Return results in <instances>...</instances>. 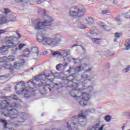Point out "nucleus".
I'll use <instances>...</instances> for the list:
<instances>
[{
	"label": "nucleus",
	"mask_w": 130,
	"mask_h": 130,
	"mask_svg": "<svg viewBox=\"0 0 130 130\" xmlns=\"http://www.w3.org/2000/svg\"><path fill=\"white\" fill-rule=\"evenodd\" d=\"M49 91H51V88H49Z\"/></svg>",
	"instance_id": "54"
},
{
	"label": "nucleus",
	"mask_w": 130,
	"mask_h": 130,
	"mask_svg": "<svg viewBox=\"0 0 130 130\" xmlns=\"http://www.w3.org/2000/svg\"><path fill=\"white\" fill-rule=\"evenodd\" d=\"M31 51L34 53L35 56H38L39 51L38 50V48L35 47L31 49Z\"/></svg>",
	"instance_id": "19"
},
{
	"label": "nucleus",
	"mask_w": 130,
	"mask_h": 130,
	"mask_svg": "<svg viewBox=\"0 0 130 130\" xmlns=\"http://www.w3.org/2000/svg\"><path fill=\"white\" fill-rule=\"evenodd\" d=\"M90 71H92V69L89 68L88 70L85 71L81 75L82 80H83V81H84V82L83 81H81L79 82L83 83H81V86L79 87L80 88H81V87H86L85 85L87 84V81H91V77L89 76V74H88V73H89Z\"/></svg>",
	"instance_id": "11"
},
{
	"label": "nucleus",
	"mask_w": 130,
	"mask_h": 130,
	"mask_svg": "<svg viewBox=\"0 0 130 130\" xmlns=\"http://www.w3.org/2000/svg\"><path fill=\"white\" fill-rule=\"evenodd\" d=\"M86 112L81 111L78 116L76 115L67 123L66 130H78V126H85L87 123Z\"/></svg>",
	"instance_id": "3"
},
{
	"label": "nucleus",
	"mask_w": 130,
	"mask_h": 130,
	"mask_svg": "<svg viewBox=\"0 0 130 130\" xmlns=\"http://www.w3.org/2000/svg\"><path fill=\"white\" fill-rule=\"evenodd\" d=\"M6 41H5V44L7 45V47L8 48H12L13 47L12 50L13 51H17L18 49L19 50L22 49L25 45V44H20L19 45H15L14 44V42L16 41V37H6Z\"/></svg>",
	"instance_id": "7"
},
{
	"label": "nucleus",
	"mask_w": 130,
	"mask_h": 130,
	"mask_svg": "<svg viewBox=\"0 0 130 130\" xmlns=\"http://www.w3.org/2000/svg\"><path fill=\"white\" fill-rule=\"evenodd\" d=\"M130 66H128L126 68H125L123 70V73H127L129 71Z\"/></svg>",
	"instance_id": "37"
},
{
	"label": "nucleus",
	"mask_w": 130,
	"mask_h": 130,
	"mask_svg": "<svg viewBox=\"0 0 130 130\" xmlns=\"http://www.w3.org/2000/svg\"><path fill=\"white\" fill-rule=\"evenodd\" d=\"M5 32H6V30H3V29L0 30V34H3V33H5Z\"/></svg>",
	"instance_id": "49"
},
{
	"label": "nucleus",
	"mask_w": 130,
	"mask_h": 130,
	"mask_svg": "<svg viewBox=\"0 0 130 130\" xmlns=\"http://www.w3.org/2000/svg\"><path fill=\"white\" fill-rule=\"evenodd\" d=\"M14 61L15 60V56L14 55H11L7 57V61Z\"/></svg>",
	"instance_id": "24"
},
{
	"label": "nucleus",
	"mask_w": 130,
	"mask_h": 130,
	"mask_svg": "<svg viewBox=\"0 0 130 130\" xmlns=\"http://www.w3.org/2000/svg\"><path fill=\"white\" fill-rule=\"evenodd\" d=\"M24 54H23V56H24L25 57H28V56L29 54V53H30V50H28V49H25L24 50Z\"/></svg>",
	"instance_id": "28"
},
{
	"label": "nucleus",
	"mask_w": 130,
	"mask_h": 130,
	"mask_svg": "<svg viewBox=\"0 0 130 130\" xmlns=\"http://www.w3.org/2000/svg\"><path fill=\"white\" fill-rule=\"evenodd\" d=\"M56 69L57 70V71H59V72H60L61 71H63V70H64V65L61 63H59L56 65Z\"/></svg>",
	"instance_id": "18"
},
{
	"label": "nucleus",
	"mask_w": 130,
	"mask_h": 130,
	"mask_svg": "<svg viewBox=\"0 0 130 130\" xmlns=\"http://www.w3.org/2000/svg\"><path fill=\"white\" fill-rule=\"evenodd\" d=\"M124 45L126 47V50H129L130 49V39H128L126 41Z\"/></svg>",
	"instance_id": "22"
},
{
	"label": "nucleus",
	"mask_w": 130,
	"mask_h": 130,
	"mask_svg": "<svg viewBox=\"0 0 130 130\" xmlns=\"http://www.w3.org/2000/svg\"><path fill=\"white\" fill-rule=\"evenodd\" d=\"M97 35H98V30L96 28H93V30H91L87 34L88 37L90 38H91V37H96Z\"/></svg>",
	"instance_id": "15"
},
{
	"label": "nucleus",
	"mask_w": 130,
	"mask_h": 130,
	"mask_svg": "<svg viewBox=\"0 0 130 130\" xmlns=\"http://www.w3.org/2000/svg\"><path fill=\"white\" fill-rule=\"evenodd\" d=\"M104 126H105V125H102L100 128H99V130H103V128H104Z\"/></svg>",
	"instance_id": "48"
},
{
	"label": "nucleus",
	"mask_w": 130,
	"mask_h": 130,
	"mask_svg": "<svg viewBox=\"0 0 130 130\" xmlns=\"http://www.w3.org/2000/svg\"><path fill=\"white\" fill-rule=\"evenodd\" d=\"M122 128H124V125L122 126Z\"/></svg>",
	"instance_id": "58"
},
{
	"label": "nucleus",
	"mask_w": 130,
	"mask_h": 130,
	"mask_svg": "<svg viewBox=\"0 0 130 130\" xmlns=\"http://www.w3.org/2000/svg\"><path fill=\"white\" fill-rule=\"evenodd\" d=\"M5 47H8V45L6 46H3L2 47H0V55H1V52H2V50L5 48Z\"/></svg>",
	"instance_id": "44"
},
{
	"label": "nucleus",
	"mask_w": 130,
	"mask_h": 130,
	"mask_svg": "<svg viewBox=\"0 0 130 130\" xmlns=\"http://www.w3.org/2000/svg\"><path fill=\"white\" fill-rule=\"evenodd\" d=\"M7 105H10V103L6 100H3L2 104H0V113L6 117H10L11 121L17 122L18 124L15 123L16 125H20L19 123L24 122L28 118V114L26 113H19L18 110L14 109L9 110Z\"/></svg>",
	"instance_id": "1"
},
{
	"label": "nucleus",
	"mask_w": 130,
	"mask_h": 130,
	"mask_svg": "<svg viewBox=\"0 0 130 130\" xmlns=\"http://www.w3.org/2000/svg\"><path fill=\"white\" fill-rule=\"evenodd\" d=\"M116 21L117 22H121V18H120V17L118 16L116 18Z\"/></svg>",
	"instance_id": "42"
},
{
	"label": "nucleus",
	"mask_w": 130,
	"mask_h": 130,
	"mask_svg": "<svg viewBox=\"0 0 130 130\" xmlns=\"http://www.w3.org/2000/svg\"><path fill=\"white\" fill-rule=\"evenodd\" d=\"M2 67L5 68V69H6V70L11 71V72H13V70H14L13 67H12V66L9 62H5L4 66H3Z\"/></svg>",
	"instance_id": "16"
},
{
	"label": "nucleus",
	"mask_w": 130,
	"mask_h": 130,
	"mask_svg": "<svg viewBox=\"0 0 130 130\" xmlns=\"http://www.w3.org/2000/svg\"><path fill=\"white\" fill-rule=\"evenodd\" d=\"M42 77H45L50 82H53L54 81V79H55V77L54 76V73L52 72H50L48 74H41L40 75H37L35 77V81L36 82H41V86H50L49 84H44V81H42Z\"/></svg>",
	"instance_id": "8"
},
{
	"label": "nucleus",
	"mask_w": 130,
	"mask_h": 130,
	"mask_svg": "<svg viewBox=\"0 0 130 130\" xmlns=\"http://www.w3.org/2000/svg\"><path fill=\"white\" fill-rule=\"evenodd\" d=\"M99 126H100V123L96 122L93 124L92 128H98Z\"/></svg>",
	"instance_id": "36"
},
{
	"label": "nucleus",
	"mask_w": 130,
	"mask_h": 130,
	"mask_svg": "<svg viewBox=\"0 0 130 130\" xmlns=\"http://www.w3.org/2000/svg\"><path fill=\"white\" fill-rule=\"evenodd\" d=\"M4 11V12L2 13H1L0 12V18H0V25H2V24H6V23H8V22H9L8 17H7V14H9V13H10V9L5 8Z\"/></svg>",
	"instance_id": "12"
},
{
	"label": "nucleus",
	"mask_w": 130,
	"mask_h": 130,
	"mask_svg": "<svg viewBox=\"0 0 130 130\" xmlns=\"http://www.w3.org/2000/svg\"><path fill=\"white\" fill-rule=\"evenodd\" d=\"M114 42H116V39L114 40Z\"/></svg>",
	"instance_id": "53"
},
{
	"label": "nucleus",
	"mask_w": 130,
	"mask_h": 130,
	"mask_svg": "<svg viewBox=\"0 0 130 130\" xmlns=\"http://www.w3.org/2000/svg\"><path fill=\"white\" fill-rule=\"evenodd\" d=\"M20 60L21 61V62H20V63H17V62H14V69L18 70V69H20V66H21V63H25L24 59H20Z\"/></svg>",
	"instance_id": "17"
},
{
	"label": "nucleus",
	"mask_w": 130,
	"mask_h": 130,
	"mask_svg": "<svg viewBox=\"0 0 130 130\" xmlns=\"http://www.w3.org/2000/svg\"><path fill=\"white\" fill-rule=\"evenodd\" d=\"M108 69H109V67H108Z\"/></svg>",
	"instance_id": "61"
},
{
	"label": "nucleus",
	"mask_w": 130,
	"mask_h": 130,
	"mask_svg": "<svg viewBox=\"0 0 130 130\" xmlns=\"http://www.w3.org/2000/svg\"><path fill=\"white\" fill-rule=\"evenodd\" d=\"M115 37L116 39H118L119 37H120V34L116 32L115 35Z\"/></svg>",
	"instance_id": "39"
},
{
	"label": "nucleus",
	"mask_w": 130,
	"mask_h": 130,
	"mask_svg": "<svg viewBox=\"0 0 130 130\" xmlns=\"http://www.w3.org/2000/svg\"><path fill=\"white\" fill-rule=\"evenodd\" d=\"M26 3H30V0H26Z\"/></svg>",
	"instance_id": "52"
},
{
	"label": "nucleus",
	"mask_w": 130,
	"mask_h": 130,
	"mask_svg": "<svg viewBox=\"0 0 130 130\" xmlns=\"http://www.w3.org/2000/svg\"><path fill=\"white\" fill-rule=\"evenodd\" d=\"M52 86H53L52 88L53 89L54 88V86H58V84L57 83H52Z\"/></svg>",
	"instance_id": "47"
},
{
	"label": "nucleus",
	"mask_w": 130,
	"mask_h": 130,
	"mask_svg": "<svg viewBox=\"0 0 130 130\" xmlns=\"http://www.w3.org/2000/svg\"><path fill=\"white\" fill-rule=\"evenodd\" d=\"M108 13H109V10H104L102 11V14H108Z\"/></svg>",
	"instance_id": "43"
},
{
	"label": "nucleus",
	"mask_w": 130,
	"mask_h": 130,
	"mask_svg": "<svg viewBox=\"0 0 130 130\" xmlns=\"http://www.w3.org/2000/svg\"><path fill=\"white\" fill-rule=\"evenodd\" d=\"M76 46H79V45L75 44V45H73L72 48H73V47H76Z\"/></svg>",
	"instance_id": "51"
},
{
	"label": "nucleus",
	"mask_w": 130,
	"mask_h": 130,
	"mask_svg": "<svg viewBox=\"0 0 130 130\" xmlns=\"http://www.w3.org/2000/svg\"><path fill=\"white\" fill-rule=\"evenodd\" d=\"M100 25L103 28V29H105V25H104L103 23H101Z\"/></svg>",
	"instance_id": "46"
},
{
	"label": "nucleus",
	"mask_w": 130,
	"mask_h": 130,
	"mask_svg": "<svg viewBox=\"0 0 130 130\" xmlns=\"http://www.w3.org/2000/svg\"><path fill=\"white\" fill-rule=\"evenodd\" d=\"M6 48L7 47H5L3 50H1V55H6L8 53V49Z\"/></svg>",
	"instance_id": "23"
},
{
	"label": "nucleus",
	"mask_w": 130,
	"mask_h": 130,
	"mask_svg": "<svg viewBox=\"0 0 130 130\" xmlns=\"http://www.w3.org/2000/svg\"><path fill=\"white\" fill-rule=\"evenodd\" d=\"M9 98L12 99V100H15V101H17V100H19V98H18V96L17 95L13 94L9 96Z\"/></svg>",
	"instance_id": "30"
},
{
	"label": "nucleus",
	"mask_w": 130,
	"mask_h": 130,
	"mask_svg": "<svg viewBox=\"0 0 130 130\" xmlns=\"http://www.w3.org/2000/svg\"><path fill=\"white\" fill-rule=\"evenodd\" d=\"M70 94L71 97L75 99V100L81 99L79 103L80 106L83 107L87 106L88 101L91 99L90 95H89L88 93L84 92L82 93L81 91L77 89H72V91H70Z\"/></svg>",
	"instance_id": "6"
},
{
	"label": "nucleus",
	"mask_w": 130,
	"mask_h": 130,
	"mask_svg": "<svg viewBox=\"0 0 130 130\" xmlns=\"http://www.w3.org/2000/svg\"><path fill=\"white\" fill-rule=\"evenodd\" d=\"M8 92H11V87H9L8 89H6L4 90L3 92H0V95H5V93H8ZM0 98H6L5 96H2L0 95Z\"/></svg>",
	"instance_id": "21"
},
{
	"label": "nucleus",
	"mask_w": 130,
	"mask_h": 130,
	"mask_svg": "<svg viewBox=\"0 0 130 130\" xmlns=\"http://www.w3.org/2000/svg\"><path fill=\"white\" fill-rule=\"evenodd\" d=\"M86 21L88 25H93L94 24V19L92 17H88Z\"/></svg>",
	"instance_id": "20"
},
{
	"label": "nucleus",
	"mask_w": 130,
	"mask_h": 130,
	"mask_svg": "<svg viewBox=\"0 0 130 130\" xmlns=\"http://www.w3.org/2000/svg\"><path fill=\"white\" fill-rule=\"evenodd\" d=\"M27 84H28L29 86L26 87L25 88V82L21 81L18 83L16 86L15 88V90H17V94H24V97L26 99L30 98L31 97V94L33 92H35V89L34 88L36 87V84L33 81L29 80Z\"/></svg>",
	"instance_id": "5"
},
{
	"label": "nucleus",
	"mask_w": 130,
	"mask_h": 130,
	"mask_svg": "<svg viewBox=\"0 0 130 130\" xmlns=\"http://www.w3.org/2000/svg\"><path fill=\"white\" fill-rule=\"evenodd\" d=\"M38 34L41 36L38 37L37 40L38 42H41L44 45H49L51 47H54L57 46L62 40V36L60 34H55L53 38L45 37L42 30L39 31Z\"/></svg>",
	"instance_id": "4"
},
{
	"label": "nucleus",
	"mask_w": 130,
	"mask_h": 130,
	"mask_svg": "<svg viewBox=\"0 0 130 130\" xmlns=\"http://www.w3.org/2000/svg\"><path fill=\"white\" fill-rule=\"evenodd\" d=\"M86 67H87V64H84L82 66H78L76 68H75L74 69L70 67L69 69L67 70V72L68 73H71V72H73L74 70L75 71V72H82L83 70H85V68H86Z\"/></svg>",
	"instance_id": "14"
},
{
	"label": "nucleus",
	"mask_w": 130,
	"mask_h": 130,
	"mask_svg": "<svg viewBox=\"0 0 130 130\" xmlns=\"http://www.w3.org/2000/svg\"><path fill=\"white\" fill-rule=\"evenodd\" d=\"M2 70V67L0 66V71Z\"/></svg>",
	"instance_id": "56"
},
{
	"label": "nucleus",
	"mask_w": 130,
	"mask_h": 130,
	"mask_svg": "<svg viewBox=\"0 0 130 130\" xmlns=\"http://www.w3.org/2000/svg\"><path fill=\"white\" fill-rule=\"evenodd\" d=\"M34 1L36 3H37V4H38V5H40V4L42 3V1L41 0H34Z\"/></svg>",
	"instance_id": "41"
},
{
	"label": "nucleus",
	"mask_w": 130,
	"mask_h": 130,
	"mask_svg": "<svg viewBox=\"0 0 130 130\" xmlns=\"http://www.w3.org/2000/svg\"><path fill=\"white\" fill-rule=\"evenodd\" d=\"M105 120L107 121V122H109L111 120V117L110 115H107L105 118Z\"/></svg>",
	"instance_id": "33"
},
{
	"label": "nucleus",
	"mask_w": 130,
	"mask_h": 130,
	"mask_svg": "<svg viewBox=\"0 0 130 130\" xmlns=\"http://www.w3.org/2000/svg\"><path fill=\"white\" fill-rule=\"evenodd\" d=\"M7 61V57H0V62H6Z\"/></svg>",
	"instance_id": "34"
},
{
	"label": "nucleus",
	"mask_w": 130,
	"mask_h": 130,
	"mask_svg": "<svg viewBox=\"0 0 130 130\" xmlns=\"http://www.w3.org/2000/svg\"><path fill=\"white\" fill-rule=\"evenodd\" d=\"M12 107H15L16 108H18L19 107V105L16 103H13L11 106Z\"/></svg>",
	"instance_id": "38"
},
{
	"label": "nucleus",
	"mask_w": 130,
	"mask_h": 130,
	"mask_svg": "<svg viewBox=\"0 0 130 130\" xmlns=\"http://www.w3.org/2000/svg\"><path fill=\"white\" fill-rule=\"evenodd\" d=\"M86 13L85 9H79L78 7H71L69 12V15L71 17L75 18H83Z\"/></svg>",
	"instance_id": "9"
},
{
	"label": "nucleus",
	"mask_w": 130,
	"mask_h": 130,
	"mask_svg": "<svg viewBox=\"0 0 130 130\" xmlns=\"http://www.w3.org/2000/svg\"><path fill=\"white\" fill-rule=\"evenodd\" d=\"M114 52H110L109 51H107L106 52V56H112V55H114Z\"/></svg>",
	"instance_id": "31"
},
{
	"label": "nucleus",
	"mask_w": 130,
	"mask_h": 130,
	"mask_svg": "<svg viewBox=\"0 0 130 130\" xmlns=\"http://www.w3.org/2000/svg\"><path fill=\"white\" fill-rule=\"evenodd\" d=\"M38 12L41 16H44V19L43 21H41V19H36L32 22V24L35 30H37L39 32L40 31H43L45 27L51 26V23L53 20L51 17L46 15V11L44 10L39 9Z\"/></svg>",
	"instance_id": "2"
},
{
	"label": "nucleus",
	"mask_w": 130,
	"mask_h": 130,
	"mask_svg": "<svg viewBox=\"0 0 130 130\" xmlns=\"http://www.w3.org/2000/svg\"><path fill=\"white\" fill-rule=\"evenodd\" d=\"M92 42L93 43H95V44H100V39H96V38H91V39Z\"/></svg>",
	"instance_id": "27"
},
{
	"label": "nucleus",
	"mask_w": 130,
	"mask_h": 130,
	"mask_svg": "<svg viewBox=\"0 0 130 130\" xmlns=\"http://www.w3.org/2000/svg\"><path fill=\"white\" fill-rule=\"evenodd\" d=\"M129 113L130 112H124L122 113V116H127V117L128 118L129 117Z\"/></svg>",
	"instance_id": "35"
},
{
	"label": "nucleus",
	"mask_w": 130,
	"mask_h": 130,
	"mask_svg": "<svg viewBox=\"0 0 130 130\" xmlns=\"http://www.w3.org/2000/svg\"><path fill=\"white\" fill-rule=\"evenodd\" d=\"M129 119H130V113H129Z\"/></svg>",
	"instance_id": "55"
},
{
	"label": "nucleus",
	"mask_w": 130,
	"mask_h": 130,
	"mask_svg": "<svg viewBox=\"0 0 130 130\" xmlns=\"http://www.w3.org/2000/svg\"><path fill=\"white\" fill-rule=\"evenodd\" d=\"M73 60H75L74 63L75 64H80L81 62H82V60L79 59L73 58Z\"/></svg>",
	"instance_id": "32"
},
{
	"label": "nucleus",
	"mask_w": 130,
	"mask_h": 130,
	"mask_svg": "<svg viewBox=\"0 0 130 130\" xmlns=\"http://www.w3.org/2000/svg\"><path fill=\"white\" fill-rule=\"evenodd\" d=\"M31 70H33V68H31Z\"/></svg>",
	"instance_id": "60"
},
{
	"label": "nucleus",
	"mask_w": 130,
	"mask_h": 130,
	"mask_svg": "<svg viewBox=\"0 0 130 130\" xmlns=\"http://www.w3.org/2000/svg\"><path fill=\"white\" fill-rule=\"evenodd\" d=\"M78 27L80 29H87V25H84L82 23H79L78 24Z\"/></svg>",
	"instance_id": "25"
},
{
	"label": "nucleus",
	"mask_w": 130,
	"mask_h": 130,
	"mask_svg": "<svg viewBox=\"0 0 130 130\" xmlns=\"http://www.w3.org/2000/svg\"><path fill=\"white\" fill-rule=\"evenodd\" d=\"M127 19L128 18V17H126Z\"/></svg>",
	"instance_id": "59"
},
{
	"label": "nucleus",
	"mask_w": 130,
	"mask_h": 130,
	"mask_svg": "<svg viewBox=\"0 0 130 130\" xmlns=\"http://www.w3.org/2000/svg\"><path fill=\"white\" fill-rule=\"evenodd\" d=\"M16 3H23L24 0H15Z\"/></svg>",
	"instance_id": "45"
},
{
	"label": "nucleus",
	"mask_w": 130,
	"mask_h": 130,
	"mask_svg": "<svg viewBox=\"0 0 130 130\" xmlns=\"http://www.w3.org/2000/svg\"><path fill=\"white\" fill-rule=\"evenodd\" d=\"M0 122H2L3 123L4 125V128H7V126H8V122L6 121V120H3V119H0Z\"/></svg>",
	"instance_id": "29"
},
{
	"label": "nucleus",
	"mask_w": 130,
	"mask_h": 130,
	"mask_svg": "<svg viewBox=\"0 0 130 130\" xmlns=\"http://www.w3.org/2000/svg\"><path fill=\"white\" fill-rule=\"evenodd\" d=\"M10 76L9 75H1L0 76V81H4L8 78Z\"/></svg>",
	"instance_id": "26"
},
{
	"label": "nucleus",
	"mask_w": 130,
	"mask_h": 130,
	"mask_svg": "<svg viewBox=\"0 0 130 130\" xmlns=\"http://www.w3.org/2000/svg\"><path fill=\"white\" fill-rule=\"evenodd\" d=\"M18 37V39H20V38H21V35H20V34H17Z\"/></svg>",
	"instance_id": "50"
},
{
	"label": "nucleus",
	"mask_w": 130,
	"mask_h": 130,
	"mask_svg": "<svg viewBox=\"0 0 130 130\" xmlns=\"http://www.w3.org/2000/svg\"><path fill=\"white\" fill-rule=\"evenodd\" d=\"M87 91L88 92H92L93 91V87L92 86H90L87 88Z\"/></svg>",
	"instance_id": "40"
},
{
	"label": "nucleus",
	"mask_w": 130,
	"mask_h": 130,
	"mask_svg": "<svg viewBox=\"0 0 130 130\" xmlns=\"http://www.w3.org/2000/svg\"><path fill=\"white\" fill-rule=\"evenodd\" d=\"M73 75H70L68 76L66 79L64 80V82H66V84H68L67 87L68 88H79L83 82H74L73 81H75V77Z\"/></svg>",
	"instance_id": "10"
},
{
	"label": "nucleus",
	"mask_w": 130,
	"mask_h": 130,
	"mask_svg": "<svg viewBox=\"0 0 130 130\" xmlns=\"http://www.w3.org/2000/svg\"><path fill=\"white\" fill-rule=\"evenodd\" d=\"M52 55L54 57H59L61 56L62 57H66V56H68V55H70V50H62L60 52L58 51H51Z\"/></svg>",
	"instance_id": "13"
},
{
	"label": "nucleus",
	"mask_w": 130,
	"mask_h": 130,
	"mask_svg": "<svg viewBox=\"0 0 130 130\" xmlns=\"http://www.w3.org/2000/svg\"><path fill=\"white\" fill-rule=\"evenodd\" d=\"M82 90H84V88H83L82 89H80V91H82Z\"/></svg>",
	"instance_id": "57"
}]
</instances>
